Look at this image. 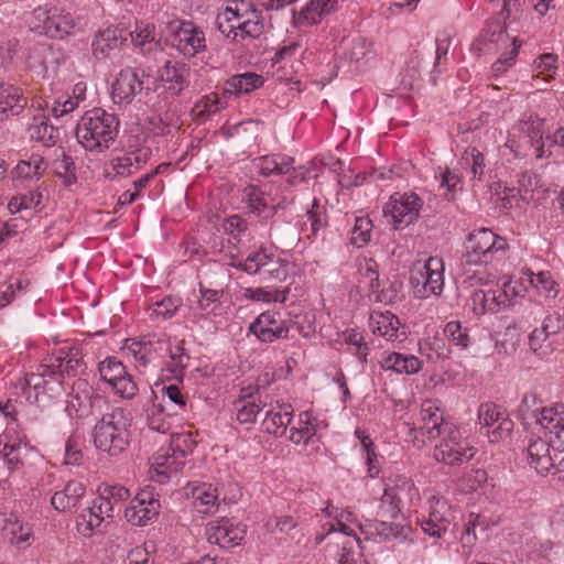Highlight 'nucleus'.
<instances>
[{
  "instance_id": "obj_1",
  "label": "nucleus",
  "mask_w": 564,
  "mask_h": 564,
  "mask_svg": "<svg viewBox=\"0 0 564 564\" xmlns=\"http://www.w3.org/2000/svg\"><path fill=\"white\" fill-rule=\"evenodd\" d=\"M130 425V413L123 408L112 406L97 420L94 426L93 437L96 448L109 456L123 453L129 445Z\"/></svg>"
},
{
  "instance_id": "obj_2",
  "label": "nucleus",
  "mask_w": 564,
  "mask_h": 564,
  "mask_svg": "<svg viewBox=\"0 0 564 564\" xmlns=\"http://www.w3.org/2000/svg\"><path fill=\"white\" fill-rule=\"evenodd\" d=\"M119 130L113 113L94 108L84 113L76 127L77 141L88 151L102 152L111 147Z\"/></svg>"
},
{
  "instance_id": "obj_3",
  "label": "nucleus",
  "mask_w": 564,
  "mask_h": 564,
  "mask_svg": "<svg viewBox=\"0 0 564 564\" xmlns=\"http://www.w3.org/2000/svg\"><path fill=\"white\" fill-rule=\"evenodd\" d=\"M508 247L505 238L497 236L488 228L475 229L469 234L466 252L460 258L464 269L489 263L495 254L503 252Z\"/></svg>"
},
{
  "instance_id": "obj_4",
  "label": "nucleus",
  "mask_w": 564,
  "mask_h": 564,
  "mask_svg": "<svg viewBox=\"0 0 564 564\" xmlns=\"http://www.w3.org/2000/svg\"><path fill=\"white\" fill-rule=\"evenodd\" d=\"M107 399L97 393L86 380H77L73 384V393L67 404L69 412L74 411L77 417H96L109 411Z\"/></svg>"
},
{
  "instance_id": "obj_5",
  "label": "nucleus",
  "mask_w": 564,
  "mask_h": 564,
  "mask_svg": "<svg viewBox=\"0 0 564 564\" xmlns=\"http://www.w3.org/2000/svg\"><path fill=\"white\" fill-rule=\"evenodd\" d=\"M423 202L415 193H394L383 208L391 216L394 227L403 228L417 220Z\"/></svg>"
},
{
  "instance_id": "obj_6",
  "label": "nucleus",
  "mask_w": 564,
  "mask_h": 564,
  "mask_svg": "<svg viewBox=\"0 0 564 564\" xmlns=\"http://www.w3.org/2000/svg\"><path fill=\"white\" fill-rule=\"evenodd\" d=\"M475 453V448L462 440L456 427L451 435H443L441 442L434 447V458L452 467L468 463Z\"/></svg>"
},
{
  "instance_id": "obj_7",
  "label": "nucleus",
  "mask_w": 564,
  "mask_h": 564,
  "mask_svg": "<svg viewBox=\"0 0 564 564\" xmlns=\"http://www.w3.org/2000/svg\"><path fill=\"white\" fill-rule=\"evenodd\" d=\"M33 15L43 22L45 34L52 39H64L72 34L76 26L73 14L61 8L39 7L33 11Z\"/></svg>"
},
{
  "instance_id": "obj_8",
  "label": "nucleus",
  "mask_w": 564,
  "mask_h": 564,
  "mask_svg": "<svg viewBox=\"0 0 564 564\" xmlns=\"http://www.w3.org/2000/svg\"><path fill=\"white\" fill-rule=\"evenodd\" d=\"M478 417L481 430L486 429V435L491 443L503 440L513 430V422L495 403L481 404L478 410Z\"/></svg>"
},
{
  "instance_id": "obj_9",
  "label": "nucleus",
  "mask_w": 564,
  "mask_h": 564,
  "mask_svg": "<svg viewBox=\"0 0 564 564\" xmlns=\"http://www.w3.org/2000/svg\"><path fill=\"white\" fill-rule=\"evenodd\" d=\"M144 78H149L139 68L122 69L112 84V99L116 104H130L145 88Z\"/></svg>"
},
{
  "instance_id": "obj_10",
  "label": "nucleus",
  "mask_w": 564,
  "mask_h": 564,
  "mask_svg": "<svg viewBox=\"0 0 564 564\" xmlns=\"http://www.w3.org/2000/svg\"><path fill=\"white\" fill-rule=\"evenodd\" d=\"M454 425L445 422L438 406L433 401H424L420 411L417 431L426 436L429 441H434L443 435H451L454 432Z\"/></svg>"
},
{
  "instance_id": "obj_11",
  "label": "nucleus",
  "mask_w": 564,
  "mask_h": 564,
  "mask_svg": "<svg viewBox=\"0 0 564 564\" xmlns=\"http://www.w3.org/2000/svg\"><path fill=\"white\" fill-rule=\"evenodd\" d=\"M160 501L152 490L144 489L137 494L124 509V518L132 525H147L159 514Z\"/></svg>"
},
{
  "instance_id": "obj_12",
  "label": "nucleus",
  "mask_w": 564,
  "mask_h": 564,
  "mask_svg": "<svg viewBox=\"0 0 564 564\" xmlns=\"http://www.w3.org/2000/svg\"><path fill=\"white\" fill-rule=\"evenodd\" d=\"M205 534L209 543L220 547H231L241 543L246 531L230 519L220 518L206 524Z\"/></svg>"
},
{
  "instance_id": "obj_13",
  "label": "nucleus",
  "mask_w": 564,
  "mask_h": 564,
  "mask_svg": "<svg viewBox=\"0 0 564 564\" xmlns=\"http://www.w3.org/2000/svg\"><path fill=\"white\" fill-rule=\"evenodd\" d=\"M429 516L420 522L422 531L436 539L446 534L451 525L448 503L436 497L429 500Z\"/></svg>"
},
{
  "instance_id": "obj_14",
  "label": "nucleus",
  "mask_w": 564,
  "mask_h": 564,
  "mask_svg": "<svg viewBox=\"0 0 564 564\" xmlns=\"http://www.w3.org/2000/svg\"><path fill=\"white\" fill-rule=\"evenodd\" d=\"M517 294L511 283H506L503 289L475 291L473 294V303L478 314L486 312L497 313L501 308L512 305V297Z\"/></svg>"
},
{
  "instance_id": "obj_15",
  "label": "nucleus",
  "mask_w": 564,
  "mask_h": 564,
  "mask_svg": "<svg viewBox=\"0 0 564 564\" xmlns=\"http://www.w3.org/2000/svg\"><path fill=\"white\" fill-rule=\"evenodd\" d=\"M414 282H422L423 296L440 294L444 285L443 261L437 257H431L420 269L413 271L411 283Z\"/></svg>"
},
{
  "instance_id": "obj_16",
  "label": "nucleus",
  "mask_w": 564,
  "mask_h": 564,
  "mask_svg": "<svg viewBox=\"0 0 564 564\" xmlns=\"http://www.w3.org/2000/svg\"><path fill=\"white\" fill-rule=\"evenodd\" d=\"M258 339L264 343H271L279 338H286L289 328L285 326L281 315L276 312L267 311L260 314L249 326Z\"/></svg>"
},
{
  "instance_id": "obj_17",
  "label": "nucleus",
  "mask_w": 564,
  "mask_h": 564,
  "mask_svg": "<svg viewBox=\"0 0 564 564\" xmlns=\"http://www.w3.org/2000/svg\"><path fill=\"white\" fill-rule=\"evenodd\" d=\"M51 367L55 372L56 382L62 383L64 375L68 377H76L84 373L86 364L83 360L82 351L72 347L69 349H59L56 354H53L50 358Z\"/></svg>"
},
{
  "instance_id": "obj_18",
  "label": "nucleus",
  "mask_w": 564,
  "mask_h": 564,
  "mask_svg": "<svg viewBox=\"0 0 564 564\" xmlns=\"http://www.w3.org/2000/svg\"><path fill=\"white\" fill-rule=\"evenodd\" d=\"M541 427L549 433L553 451L564 452V406L555 404L542 414Z\"/></svg>"
},
{
  "instance_id": "obj_19",
  "label": "nucleus",
  "mask_w": 564,
  "mask_h": 564,
  "mask_svg": "<svg viewBox=\"0 0 564 564\" xmlns=\"http://www.w3.org/2000/svg\"><path fill=\"white\" fill-rule=\"evenodd\" d=\"M551 447L550 437L547 441L542 438L531 440L527 447L529 464L539 474H544L552 468H556L557 451H554V455H552L550 452Z\"/></svg>"
},
{
  "instance_id": "obj_20",
  "label": "nucleus",
  "mask_w": 564,
  "mask_h": 564,
  "mask_svg": "<svg viewBox=\"0 0 564 564\" xmlns=\"http://www.w3.org/2000/svg\"><path fill=\"white\" fill-rule=\"evenodd\" d=\"M171 448L159 452L152 458L151 463V479L160 484H164L172 476L177 475L183 470L184 463L178 460L181 457L176 452L170 454Z\"/></svg>"
},
{
  "instance_id": "obj_21",
  "label": "nucleus",
  "mask_w": 564,
  "mask_h": 564,
  "mask_svg": "<svg viewBox=\"0 0 564 564\" xmlns=\"http://www.w3.org/2000/svg\"><path fill=\"white\" fill-rule=\"evenodd\" d=\"M124 349L134 359L138 367L147 368L151 365L154 366L161 357L160 351L167 350V345L164 340H131L127 343Z\"/></svg>"
},
{
  "instance_id": "obj_22",
  "label": "nucleus",
  "mask_w": 564,
  "mask_h": 564,
  "mask_svg": "<svg viewBox=\"0 0 564 564\" xmlns=\"http://www.w3.org/2000/svg\"><path fill=\"white\" fill-rule=\"evenodd\" d=\"M509 40L506 23L499 19H489L477 40V50L489 53L506 46Z\"/></svg>"
},
{
  "instance_id": "obj_23",
  "label": "nucleus",
  "mask_w": 564,
  "mask_h": 564,
  "mask_svg": "<svg viewBox=\"0 0 564 564\" xmlns=\"http://www.w3.org/2000/svg\"><path fill=\"white\" fill-rule=\"evenodd\" d=\"M126 31L115 25H109L96 34L93 43V54L96 57H106L112 51H118L126 42Z\"/></svg>"
},
{
  "instance_id": "obj_24",
  "label": "nucleus",
  "mask_w": 564,
  "mask_h": 564,
  "mask_svg": "<svg viewBox=\"0 0 564 564\" xmlns=\"http://www.w3.org/2000/svg\"><path fill=\"white\" fill-rule=\"evenodd\" d=\"M370 327L373 334L383 336L390 341H403L406 338L405 332L400 330L399 318L389 311L372 313L370 315Z\"/></svg>"
},
{
  "instance_id": "obj_25",
  "label": "nucleus",
  "mask_w": 564,
  "mask_h": 564,
  "mask_svg": "<svg viewBox=\"0 0 564 564\" xmlns=\"http://www.w3.org/2000/svg\"><path fill=\"white\" fill-rule=\"evenodd\" d=\"M293 410L290 404L268 405L262 421L263 429L274 436L285 434L292 420Z\"/></svg>"
},
{
  "instance_id": "obj_26",
  "label": "nucleus",
  "mask_w": 564,
  "mask_h": 564,
  "mask_svg": "<svg viewBox=\"0 0 564 564\" xmlns=\"http://www.w3.org/2000/svg\"><path fill=\"white\" fill-rule=\"evenodd\" d=\"M364 533L368 538H372L378 542H386L399 539L402 536L404 527L397 522H389L384 519L375 517L373 519H366L360 525Z\"/></svg>"
},
{
  "instance_id": "obj_27",
  "label": "nucleus",
  "mask_w": 564,
  "mask_h": 564,
  "mask_svg": "<svg viewBox=\"0 0 564 564\" xmlns=\"http://www.w3.org/2000/svg\"><path fill=\"white\" fill-rule=\"evenodd\" d=\"M189 72L188 65L167 61L160 70V77L162 82L169 84L167 89L172 96H178L189 84Z\"/></svg>"
},
{
  "instance_id": "obj_28",
  "label": "nucleus",
  "mask_w": 564,
  "mask_h": 564,
  "mask_svg": "<svg viewBox=\"0 0 564 564\" xmlns=\"http://www.w3.org/2000/svg\"><path fill=\"white\" fill-rule=\"evenodd\" d=\"M176 48L188 57H194L206 50L205 33L194 22L185 24V29L180 33Z\"/></svg>"
},
{
  "instance_id": "obj_29",
  "label": "nucleus",
  "mask_w": 564,
  "mask_h": 564,
  "mask_svg": "<svg viewBox=\"0 0 564 564\" xmlns=\"http://www.w3.org/2000/svg\"><path fill=\"white\" fill-rule=\"evenodd\" d=\"M26 104L28 99L19 88L0 83V121L8 119L10 116H18Z\"/></svg>"
},
{
  "instance_id": "obj_30",
  "label": "nucleus",
  "mask_w": 564,
  "mask_h": 564,
  "mask_svg": "<svg viewBox=\"0 0 564 564\" xmlns=\"http://www.w3.org/2000/svg\"><path fill=\"white\" fill-rule=\"evenodd\" d=\"M264 84L262 75L256 73L236 74L225 82L223 88V98L238 96L241 94H250L259 89Z\"/></svg>"
},
{
  "instance_id": "obj_31",
  "label": "nucleus",
  "mask_w": 564,
  "mask_h": 564,
  "mask_svg": "<svg viewBox=\"0 0 564 564\" xmlns=\"http://www.w3.org/2000/svg\"><path fill=\"white\" fill-rule=\"evenodd\" d=\"M237 410V420L242 424L254 423L258 416L265 412L268 408L267 403H262L260 400V389L257 388L256 395L250 391L246 392L235 403Z\"/></svg>"
},
{
  "instance_id": "obj_32",
  "label": "nucleus",
  "mask_w": 564,
  "mask_h": 564,
  "mask_svg": "<svg viewBox=\"0 0 564 564\" xmlns=\"http://www.w3.org/2000/svg\"><path fill=\"white\" fill-rule=\"evenodd\" d=\"M85 492L86 488L83 482L69 480L63 490L54 492L51 503L55 510L66 512L78 505Z\"/></svg>"
},
{
  "instance_id": "obj_33",
  "label": "nucleus",
  "mask_w": 564,
  "mask_h": 564,
  "mask_svg": "<svg viewBox=\"0 0 564 564\" xmlns=\"http://www.w3.org/2000/svg\"><path fill=\"white\" fill-rule=\"evenodd\" d=\"M294 162L293 156L279 153L257 158L253 164L262 176L269 177L271 175L289 174Z\"/></svg>"
},
{
  "instance_id": "obj_34",
  "label": "nucleus",
  "mask_w": 564,
  "mask_h": 564,
  "mask_svg": "<svg viewBox=\"0 0 564 564\" xmlns=\"http://www.w3.org/2000/svg\"><path fill=\"white\" fill-rule=\"evenodd\" d=\"M150 158V150L142 148L123 153L112 160V169L119 176H129L140 170Z\"/></svg>"
},
{
  "instance_id": "obj_35",
  "label": "nucleus",
  "mask_w": 564,
  "mask_h": 564,
  "mask_svg": "<svg viewBox=\"0 0 564 564\" xmlns=\"http://www.w3.org/2000/svg\"><path fill=\"white\" fill-rule=\"evenodd\" d=\"M338 0H311L305 8H303L299 15V23L306 22L314 25L321 22L323 15L329 14L335 10Z\"/></svg>"
},
{
  "instance_id": "obj_36",
  "label": "nucleus",
  "mask_w": 564,
  "mask_h": 564,
  "mask_svg": "<svg viewBox=\"0 0 564 564\" xmlns=\"http://www.w3.org/2000/svg\"><path fill=\"white\" fill-rule=\"evenodd\" d=\"M29 130L32 139L46 147L54 145L58 139V130L48 123V117L45 115L34 116Z\"/></svg>"
},
{
  "instance_id": "obj_37",
  "label": "nucleus",
  "mask_w": 564,
  "mask_h": 564,
  "mask_svg": "<svg viewBox=\"0 0 564 564\" xmlns=\"http://www.w3.org/2000/svg\"><path fill=\"white\" fill-rule=\"evenodd\" d=\"M384 490L391 494L395 500L399 498V503L401 505L405 500L411 502L419 497L414 482L403 475H397L394 478L389 479Z\"/></svg>"
},
{
  "instance_id": "obj_38",
  "label": "nucleus",
  "mask_w": 564,
  "mask_h": 564,
  "mask_svg": "<svg viewBox=\"0 0 564 564\" xmlns=\"http://www.w3.org/2000/svg\"><path fill=\"white\" fill-rule=\"evenodd\" d=\"M382 368L398 373L412 375L421 369V361L413 355L392 352L382 362Z\"/></svg>"
},
{
  "instance_id": "obj_39",
  "label": "nucleus",
  "mask_w": 564,
  "mask_h": 564,
  "mask_svg": "<svg viewBox=\"0 0 564 564\" xmlns=\"http://www.w3.org/2000/svg\"><path fill=\"white\" fill-rule=\"evenodd\" d=\"M193 505L198 512L208 513L216 508L217 494L210 484H202L191 490Z\"/></svg>"
},
{
  "instance_id": "obj_40",
  "label": "nucleus",
  "mask_w": 564,
  "mask_h": 564,
  "mask_svg": "<svg viewBox=\"0 0 564 564\" xmlns=\"http://www.w3.org/2000/svg\"><path fill=\"white\" fill-rule=\"evenodd\" d=\"M45 172L44 159L40 154H32L28 160H21L11 174L13 178H40Z\"/></svg>"
},
{
  "instance_id": "obj_41",
  "label": "nucleus",
  "mask_w": 564,
  "mask_h": 564,
  "mask_svg": "<svg viewBox=\"0 0 564 564\" xmlns=\"http://www.w3.org/2000/svg\"><path fill=\"white\" fill-rule=\"evenodd\" d=\"M147 422L151 430L159 433H166L171 429L170 415L165 413L164 406L158 402V397L153 395L151 405L147 409Z\"/></svg>"
},
{
  "instance_id": "obj_42",
  "label": "nucleus",
  "mask_w": 564,
  "mask_h": 564,
  "mask_svg": "<svg viewBox=\"0 0 564 564\" xmlns=\"http://www.w3.org/2000/svg\"><path fill=\"white\" fill-rule=\"evenodd\" d=\"M246 198L248 208L251 213L270 218L276 213L275 206H269L264 194L256 186H250L246 189Z\"/></svg>"
},
{
  "instance_id": "obj_43",
  "label": "nucleus",
  "mask_w": 564,
  "mask_h": 564,
  "mask_svg": "<svg viewBox=\"0 0 564 564\" xmlns=\"http://www.w3.org/2000/svg\"><path fill=\"white\" fill-rule=\"evenodd\" d=\"M272 261V253L261 248L259 251L250 253L245 261L228 262L230 267L237 268L248 274H256Z\"/></svg>"
},
{
  "instance_id": "obj_44",
  "label": "nucleus",
  "mask_w": 564,
  "mask_h": 564,
  "mask_svg": "<svg viewBox=\"0 0 564 564\" xmlns=\"http://www.w3.org/2000/svg\"><path fill=\"white\" fill-rule=\"evenodd\" d=\"M547 409L539 405V399L535 394H525L519 405L518 413L523 421H534L541 425L540 419Z\"/></svg>"
},
{
  "instance_id": "obj_45",
  "label": "nucleus",
  "mask_w": 564,
  "mask_h": 564,
  "mask_svg": "<svg viewBox=\"0 0 564 564\" xmlns=\"http://www.w3.org/2000/svg\"><path fill=\"white\" fill-rule=\"evenodd\" d=\"M127 35H130L134 46L139 47L143 53L150 52L154 44V25L137 24L133 31L126 32Z\"/></svg>"
},
{
  "instance_id": "obj_46",
  "label": "nucleus",
  "mask_w": 564,
  "mask_h": 564,
  "mask_svg": "<svg viewBox=\"0 0 564 564\" xmlns=\"http://www.w3.org/2000/svg\"><path fill=\"white\" fill-rule=\"evenodd\" d=\"M102 522L101 517L91 507H88L77 516L76 528L83 536H91Z\"/></svg>"
},
{
  "instance_id": "obj_47",
  "label": "nucleus",
  "mask_w": 564,
  "mask_h": 564,
  "mask_svg": "<svg viewBox=\"0 0 564 564\" xmlns=\"http://www.w3.org/2000/svg\"><path fill=\"white\" fill-rule=\"evenodd\" d=\"M51 380L56 381V377L50 359L40 365L36 372L28 373L25 377L26 384L35 390L44 389Z\"/></svg>"
},
{
  "instance_id": "obj_48",
  "label": "nucleus",
  "mask_w": 564,
  "mask_h": 564,
  "mask_svg": "<svg viewBox=\"0 0 564 564\" xmlns=\"http://www.w3.org/2000/svg\"><path fill=\"white\" fill-rule=\"evenodd\" d=\"M460 163L470 166L473 178L482 180L486 167L485 158L477 148L466 150L460 158Z\"/></svg>"
},
{
  "instance_id": "obj_49",
  "label": "nucleus",
  "mask_w": 564,
  "mask_h": 564,
  "mask_svg": "<svg viewBox=\"0 0 564 564\" xmlns=\"http://www.w3.org/2000/svg\"><path fill=\"white\" fill-rule=\"evenodd\" d=\"M372 221L369 217H356L351 231L350 241L354 246L361 248L370 241Z\"/></svg>"
},
{
  "instance_id": "obj_50",
  "label": "nucleus",
  "mask_w": 564,
  "mask_h": 564,
  "mask_svg": "<svg viewBox=\"0 0 564 564\" xmlns=\"http://www.w3.org/2000/svg\"><path fill=\"white\" fill-rule=\"evenodd\" d=\"M402 506L387 490L380 498L379 505L377 506L376 517L381 519H397L401 514Z\"/></svg>"
},
{
  "instance_id": "obj_51",
  "label": "nucleus",
  "mask_w": 564,
  "mask_h": 564,
  "mask_svg": "<svg viewBox=\"0 0 564 564\" xmlns=\"http://www.w3.org/2000/svg\"><path fill=\"white\" fill-rule=\"evenodd\" d=\"M542 126L543 121L541 120H532V121H525L522 126V131L527 133V137L529 138V142H531V145L535 149V156L543 158L544 155V143L542 140Z\"/></svg>"
},
{
  "instance_id": "obj_52",
  "label": "nucleus",
  "mask_w": 564,
  "mask_h": 564,
  "mask_svg": "<svg viewBox=\"0 0 564 564\" xmlns=\"http://www.w3.org/2000/svg\"><path fill=\"white\" fill-rule=\"evenodd\" d=\"M99 373L104 381L111 384L126 375V367L115 357H109L99 364Z\"/></svg>"
},
{
  "instance_id": "obj_53",
  "label": "nucleus",
  "mask_w": 564,
  "mask_h": 564,
  "mask_svg": "<svg viewBox=\"0 0 564 564\" xmlns=\"http://www.w3.org/2000/svg\"><path fill=\"white\" fill-rule=\"evenodd\" d=\"M550 335L541 327L534 328L529 335V347L532 352L539 357H544L552 351V345L549 341Z\"/></svg>"
},
{
  "instance_id": "obj_54",
  "label": "nucleus",
  "mask_w": 564,
  "mask_h": 564,
  "mask_svg": "<svg viewBox=\"0 0 564 564\" xmlns=\"http://www.w3.org/2000/svg\"><path fill=\"white\" fill-rule=\"evenodd\" d=\"M444 335L448 340L460 349L468 347V333L467 329H463L460 322L452 321L445 325Z\"/></svg>"
},
{
  "instance_id": "obj_55",
  "label": "nucleus",
  "mask_w": 564,
  "mask_h": 564,
  "mask_svg": "<svg viewBox=\"0 0 564 564\" xmlns=\"http://www.w3.org/2000/svg\"><path fill=\"white\" fill-rule=\"evenodd\" d=\"M352 513L349 511H341L340 516H335L336 522H328L327 524L323 525V529L325 530L322 534H316L315 541L317 544L324 541L325 536L332 533L333 531H339L344 533L345 535H351L352 529L345 524L341 520L346 519L348 521L351 520Z\"/></svg>"
},
{
  "instance_id": "obj_56",
  "label": "nucleus",
  "mask_w": 564,
  "mask_h": 564,
  "mask_svg": "<svg viewBox=\"0 0 564 564\" xmlns=\"http://www.w3.org/2000/svg\"><path fill=\"white\" fill-rule=\"evenodd\" d=\"M55 173L64 180V184L69 186L76 182L75 164L69 155L63 153L62 159L54 162Z\"/></svg>"
},
{
  "instance_id": "obj_57",
  "label": "nucleus",
  "mask_w": 564,
  "mask_h": 564,
  "mask_svg": "<svg viewBox=\"0 0 564 564\" xmlns=\"http://www.w3.org/2000/svg\"><path fill=\"white\" fill-rule=\"evenodd\" d=\"M248 228V223L240 215H232L226 218L223 223L225 234L237 242H240V234L245 232Z\"/></svg>"
},
{
  "instance_id": "obj_58",
  "label": "nucleus",
  "mask_w": 564,
  "mask_h": 564,
  "mask_svg": "<svg viewBox=\"0 0 564 564\" xmlns=\"http://www.w3.org/2000/svg\"><path fill=\"white\" fill-rule=\"evenodd\" d=\"M180 306V300L178 299H173V297H165L163 299L162 301L160 302H156L152 307H151V313H150V316L151 317H163L164 319L165 318H170L172 317L175 312L177 311Z\"/></svg>"
},
{
  "instance_id": "obj_59",
  "label": "nucleus",
  "mask_w": 564,
  "mask_h": 564,
  "mask_svg": "<svg viewBox=\"0 0 564 564\" xmlns=\"http://www.w3.org/2000/svg\"><path fill=\"white\" fill-rule=\"evenodd\" d=\"M110 386L117 394L124 399H132L138 393L137 383L127 372Z\"/></svg>"
},
{
  "instance_id": "obj_60",
  "label": "nucleus",
  "mask_w": 564,
  "mask_h": 564,
  "mask_svg": "<svg viewBox=\"0 0 564 564\" xmlns=\"http://www.w3.org/2000/svg\"><path fill=\"white\" fill-rule=\"evenodd\" d=\"M297 520L292 516H280L271 519L267 522L265 528L269 532L279 531L283 534H290V532L297 527Z\"/></svg>"
},
{
  "instance_id": "obj_61",
  "label": "nucleus",
  "mask_w": 564,
  "mask_h": 564,
  "mask_svg": "<svg viewBox=\"0 0 564 564\" xmlns=\"http://www.w3.org/2000/svg\"><path fill=\"white\" fill-rule=\"evenodd\" d=\"M307 220L311 224V230L316 234L319 229L327 225V216L319 206L318 199L314 198L311 209L307 212Z\"/></svg>"
},
{
  "instance_id": "obj_62",
  "label": "nucleus",
  "mask_w": 564,
  "mask_h": 564,
  "mask_svg": "<svg viewBox=\"0 0 564 564\" xmlns=\"http://www.w3.org/2000/svg\"><path fill=\"white\" fill-rule=\"evenodd\" d=\"M531 283L534 284L536 289H541L549 297H555L557 294V284L547 271L539 272L535 278L531 280Z\"/></svg>"
},
{
  "instance_id": "obj_63",
  "label": "nucleus",
  "mask_w": 564,
  "mask_h": 564,
  "mask_svg": "<svg viewBox=\"0 0 564 564\" xmlns=\"http://www.w3.org/2000/svg\"><path fill=\"white\" fill-rule=\"evenodd\" d=\"M489 10L494 15L491 19H499L506 23L510 17L511 7L518 3V0H488Z\"/></svg>"
},
{
  "instance_id": "obj_64",
  "label": "nucleus",
  "mask_w": 564,
  "mask_h": 564,
  "mask_svg": "<svg viewBox=\"0 0 564 564\" xmlns=\"http://www.w3.org/2000/svg\"><path fill=\"white\" fill-rule=\"evenodd\" d=\"M11 534L10 541L18 547H25L31 544L32 533L28 525H23L19 522L12 523Z\"/></svg>"
}]
</instances>
